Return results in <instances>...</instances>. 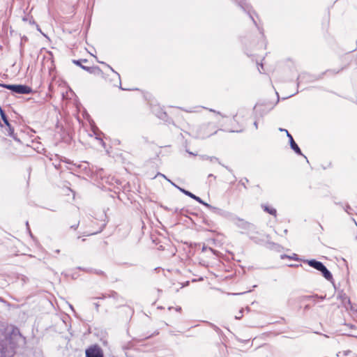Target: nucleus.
<instances>
[{"label": "nucleus", "instance_id": "f257e3e1", "mask_svg": "<svg viewBox=\"0 0 357 357\" xmlns=\"http://www.w3.org/2000/svg\"><path fill=\"white\" fill-rule=\"evenodd\" d=\"M308 264L315 269L320 271L326 279L328 280L332 279L331 273L328 271V269L324 266L322 263L316 260H310L308 261Z\"/></svg>", "mask_w": 357, "mask_h": 357}, {"label": "nucleus", "instance_id": "20e7f679", "mask_svg": "<svg viewBox=\"0 0 357 357\" xmlns=\"http://www.w3.org/2000/svg\"><path fill=\"white\" fill-rule=\"evenodd\" d=\"M178 189L182 192H183L185 195L189 196L190 197L194 199L195 200H196L197 202H198L200 204H202L204 205H205L206 206L208 207L209 206V204L204 202L199 197H197L196 195H193L192 193H191L189 191H187L184 189H182L181 188H178Z\"/></svg>", "mask_w": 357, "mask_h": 357}, {"label": "nucleus", "instance_id": "9d476101", "mask_svg": "<svg viewBox=\"0 0 357 357\" xmlns=\"http://www.w3.org/2000/svg\"><path fill=\"white\" fill-rule=\"evenodd\" d=\"M255 126L257 128V123L256 122L255 123Z\"/></svg>", "mask_w": 357, "mask_h": 357}, {"label": "nucleus", "instance_id": "f03ea898", "mask_svg": "<svg viewBox=\"0 0 357 357\" xmlns=\"http://www.w3.org/2000/svg\"><path fill=\"white\" fill-rule=\"evenodd\" d=\"M6 88L19 94H29L31 92L30 87L21 84L6 85Z\"/></svg>", "mask_w": 357, "mask_h": 357}, {"label": "nucleus", "instance_id": "39448f33", "mask_svg": "<svg viewBox=\"0 0 357 357\" xmlns=\"http://www.w3.org/2000/svg\"><path fill=\"white\" fill-rule=\"evenodd\" d=\"M290 145H291V149L293 150H294V151L296 153H297L298 154H301V149H299L298 145L295 143L292 137H291Z\"/></svg>", "mask_w": 357, "mask_h": 357}, {"label": "nucleus", "instance_id": "423d86ee", "mask_svg": "<svg viewBox=\"0 0 357 357\" xmlns=\"http://www.w3.org/2000/svg\"><path fill=\"white\" fill-rule=\"evenodd\" d=\"M1 116H2V119H3V122L5 123V124H6L8 126L9 130H10V134L11 135L13 131L11 130V128L10 127V124L8 123V119H6V116L4 115V114L2 112H1Z\"/></svg>", "mask_w": 357, "mask_h": 357}, {"label": "nucleus", "instance_id": "0eeeda50", "mask_svg": "<svg viewBox=\"0 0 357 357\" xmlns=\"http://www.w3.org/2000/svg\"><path fill=\"white\" fill-rule=\"evenodd\" d=\"M264 211L268 212V213L275 215L276 214V210L274 208H269L268 206H264Z\"/></svg>", "mask_w": 357, "mask_h": 357}, {"label": "nucleus", "instance_id": "6e6552de", "mask_svg": "<svg viewBox=\"0 0 357 357\" xmlns=\"http://www.w3.org/2000/svg\"><path fill=\"white\" fill-rule=\"evenodd\" d=\"M285 130V132H287V137H289V139L291 140V137H292V136H291V135L288 132V131H287V130Z\"/></svg>", "mask_w": 357, "mask_h": 357}, {"label": "nucleus", "instance_id": "7ed1b4c3", "mask_svg": "<svg viewBox=\"0 0 357 357\" xmlns=\"http://www.w3.org/2000/svg\"><path fill=\"white\" fill-rule=\"evenodd\" d=\"M86 357H103V354L98 347L94 346L86 349Z\"/></svg>", "mask_w": 357, "mask_h": 357}, {"label": "nucleus", "instance_id": "1a4fd4ad", "mask_svg": "<svg viewBox=\"0 0 357 357\" xmlns=\"http://www.w3.org/2000/svg\"><path fill=\"white\" fill-rule=\"evenodd\" d=\"M77 65H80V61H74Z\"/></svg>", "mask_w": 357, "mask_h": 357}]
</instances>
